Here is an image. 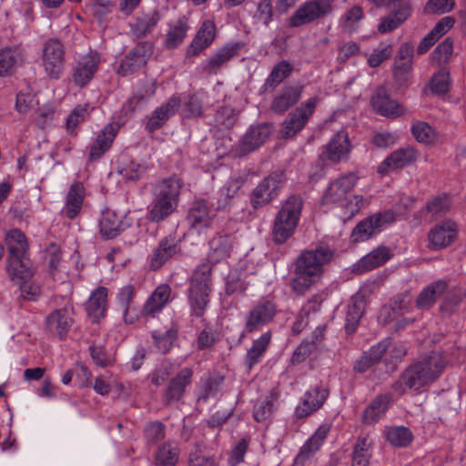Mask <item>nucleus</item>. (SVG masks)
Listing matches in <instances>:
<instances>
[{
	"instance_id": "64",
	"label": "nucleus",
	"mask_w": 466,
	"mask_h": 466,
	"mask_svg": "<svg viewBox=\"0 0 466 466\" xmlns=\"http://www.w3.org/2000/svg\"><path fill=\"white\" fill-rule=\"evenodd\" d=\"M453 51V42L446 38L433 51L432 57L438 63H446L450 60Z\"/></svg>"
},
{
	"instance_id": "1",
	"label": "nucleus",
	"mask_w": 466,
	"mask_h": 466,
	"mask_svg": "<svg viewBox=\"0 0 466 466\" xmlns=\"http://www.w3.org/2000/svg\"><path fill=\"white\" fill-rule=\"evenodd\" d=\"M333 258L332 250L328 247H319L302 252L296 260L292 290L305 294L321 278L323 267Z\"/></svg>"
},
{
	"instance_id": "11",
	"label": "nucleus",
	"mask_w": 466,
	"mask_h": 466,
	"mask_svg": "<svg viewBox=\"0 0 466 466\" xmlns=\"http://www.w3.org/2000/svg\"><path fill=\"white\" fill-rule=\"evenodd\" d=\"M152 52V46L148 42L137 45L122 60L117 73L123 76L135 73L147 64Z\"/></svg>"
},
{
	"instance_id": "25",
	"label": "nucleus",
	"mask_w": 466,
	"mask_h": 466,
	"mask_svg": "<svg viewBox=\"0 0 466 466\" xmlns=\"http://www.w3.org/2000/svg\"><path fill=\"white\" fill-rule=\"evenodd\" d=\"M233 245L232 238L228 235H219L215 237L209 243L210 248L207 257V262L212 268V266L224 261L229 256Z\"/></svg>"
},
{
	"instance_id": "39",
	"label": "nucleus",
	"mask_w": 466,
	"mask_h": 466,
	"mask_svg": "<svg viewBox=\"0 0 466 466\" xmlns=\"http://www.w3.org/2000/svg\"><path fill=\"white\" fill-rule=\"evenodd\" d=\"M413 46L408 43L400 46L395 58L394 72L396 77L406 79V75L410 71L412 65Z\"/></svg>"
},
{
	"instance_id": "24",
	"label": "nucleus",
	"mask_w": 466,
	"mask_h": 466,
	"mask_svg": "<svg viewBox=\"0 0 466 466\" xmlns=\"http://www.w3.org/2000/svg\"><path fill=\"white\" fill-rule=\"evenodd\" d=\"M448 289V283L443 279L431 282L419 293L416 306L420 309H431Z\"/></svg>"
},
{
	"instance_id": "47",
	"label": "nucleus",
	"mask_w": 466,
	"mask_h": 466,
	"mask_svg": "<svg viewBox=\"0 0 466 466\" xmlns=\"http://www.w3.org/2000/svg\"><path fill=\"white\" fill-rule=\"evenodd\" d=\"M188 25L185 20L179 19L169 25L167 32L165 46L167 49H174L178 46L185 39Z\"/></svg>"
},
{
	"instance_id": "33",
	"label": "nucleus",
	"mask_w": 466,
	"mask_h": 466,
	"mask_svg": "<svg viewBox=\"0 0 466 466\" xmlns=\"http://www.w3.org/2000/svg\"><path fill=\"white\" fill-rule=\"evenodd\" d=\"M182 183L178 178H167L159 181L154 188V196L177 205Z\"/></svg>"
},
{
	"instance_id": "12",
	"label": "nucleus",
	"mask_w": 466,
	"mask_h": 466,
	"mask_svg": "<svg viewBox=\"0 0 466 466\" xmlns=\"http://www.w3.org/2000/svg\"><path fill=\"white\" fill-rule=\"evenodd\" d=\"M35 272V268L30 265L28 268H18L15 275L7 274L10 280L18 286L21 296L28 300H35L41 292L40 285L33 279Z\"/></svg>"
},
{
	"instance_id": "14",
	"label": "nucleus",
	"mask_w": 466,
	"mask_h": 466,
	"mask_svg": "<svg viewBox=\"0 0 466 466\" xmlns=\"http://www.w3.org/2000/svg\"><path fill=\"white\" fill-rule=\"evenodd\" d=\"M420 156V153L412 147L407 146L393 151L379 166L380 173H388L390 170L402 168L414 163Z\"/></svg>"
},
{
	"instance_id": "36",
	"label": "nucleus",
	"mask_w": 466,
	"mask_h": 466,
	"mask_svg": "<svg viewBox=\"0 0 466 466\" xmlns=\"http://www.w3.org/2000/svg\"><path fill=\"white\" fill-rule=\"evenodd\" d=\"M272 338V332L268 330L255 339L247 352L246 364L248 369L258 364L267 351Z\"/></svg>"
},
{
	"instance_id": "50",
	"label": "nucleus",
	"mask_w": 466,
	"mask_h": 466,
	"mask_svg": "<svg viewBox=\"0 0 466 466\" xmlns=\"http://www.w3.org/2000/svg\"><path fill=\"white\" fill-rule=\"evenodd\" d=\"M177 205L154 196L153 206L149 213L151 221L159 222L170 216Z\"/></svg>"
},
{
	"instance_id": "63",
	"label": "nucleus",
	"mask_w": 466,
	"mask_h": 466,
	"mask_svg": "<svg viewBox=\"0 0 466 466\" xmlns=\"http://www.w3.org/2000/svg\"><path fill=\"white\" fill-rule=\"evenodd\" d=\"M363 17V11L360 6H353L341 17L343 28L349 32L355 29L356 24Z\"/></svg>"
},
{
	"instance_id": "56",
	"label": "nucleus",
	"mask_w": 466,
	"mask_h": 466,
	"mask_svg": "<svg viewBox=\"0 0 466 466\" xmlns=\"http://www.w3.org/2000/svg\"><path fill=\"white\" fill-rule=\"evenodd\" d=\"M156 92V86L154 82H149L145 89V92H137L132 96L124 105V109L127 112H134L139 107L140 104L147 98L153 96Z\"/></svg>"
},
{
	"instance_id": "43",
	"label": "nucleus",
	"mask_w": 466,
	"mask_h": 466,
	"mask_svg": "<svg viewBox=\"0 0 466 466\" xmlns=\"http://www.w3.org/2000/svg\"><path fill=\"white\" fill-rule=\"evenodd\" d=\"M124 229L120 218L113 211L106 210L99 221V230L106 238H114Z\"/></svg>"
},
{
	"instance_id": "57",
	"label": "nucleus",
	"mask_w": 466,
	"mask_h": 466,
	"mask_svg": "<svg viewBox=\"0 0 466 466\" xmlns=\"http://www.w3.org/2000/svg\"><path fill=\"white\" fill-rule=\"evenodd\" d=\"M376 234L377 231L369 217L357 224L352 231L351 237L354 241H364Z\"/></svg>"
},
{
	"instance_id": "62",
	"label": "nucleus",
	"mask_w": 466,
	"mask_h": 466,
	"mask_svg": "<svg viewBox=\"0 0 466 466\" xmlns=\"http://www.w3.org/2000/svg\"><path fill=\"white\" fill-rule=\"evenodd\" d=\"M189 466H217L213 457L206 456L202 451L200 444L195 446L194 451L189 453Z\"/></svg>"
},
{
	"instance_id": "35",
	"label": "nucleus",
	"mask_w": 466,
	"mask_h": 466,
	"mask_svg": "<svg viewBox=\"0 0 466 466\" xmlns=\"http://www.w3.org/2000/svg\"><path fill=\"white\" fill-rule=\"evenodd\" d=\"M365 306L366 303L362 296L355 295L351 297L346 315L345 329L347 333H353L356 330L363 316Z\"/></svg>"
},
{
	"instance_id": "32",
	"label": "nucleus",
	"mask_w": 466,
	"mask_h": 466,
	"mask_svg": "<svg viewBox=\"0 0 466 466\" xmlns=\"http://www.w3.org/2000/svg\"><path fill=\"white\" fill-rule=\"evenodd\" d=\"M373 108L382 116H398L402 113L401 106L390 99L385 90L379 88L371 99Z\"/></svg>"
},
{
	"instance_id": "31",
	"label": "nucleus",
	"mask_w": 466,
	"mask_h": 466,
	"mask_svg": "<svg viewBox=\"0 0 466 466\" xmlns=\"http://www.w3.org/2000/svg\"><path fill=\"white\" fill-rule=\"evenodd\" d=\"M177 252V244L174 237L169 236L162 238L152 255L150 267L153 269L159 268Z\"/></svg>"
},
{
	"instance_id": "41",
	"label": "nucleus",
	"mask_w": 466,
	"mask_h": 466,
	"mask_svg": "<svg viewBox=\"0 0 466 466\" xmlns=\"http://www.w3.org/2000/svg\"><path fill=\"white\" fill-rule=\"evenodd\" d=\"M238 45H227L221 47L208 60L205 70L216 75L223 65L238 55Z\"/></svg>"
},
{
	"instance_id": "7",
	"label": "nucleus",
	"mask_w": 466,
	"mask_h": 466,
	"mask_svg": "<svg viewBox=\"0 0 466 466\" xmlns=\"http://www.w3.org/2000/svg\"><path fill=\"white\" fill-rule=\"evenodd\" d=\"M319 101L317 96L310 97L290 113L282 123V136L286 138L293 137L301 131L313 115Z\"/></svg>"
},
{
	"instance_id": "51",
	"label": "nucleus",
	"mask_w": 466,
	"mask_h": 466,
	"mask_svg": "<svg viewBox=\"0 0 466 466\" xmlns=\"http://www.w3.org/2000/svg\"><path fill=\"white\" fill-rule=\"evenodd\" d=\"M147 167L145 163L134 159H126L119 168L120 175L127 180H137L147 172Z\"/></svg>"
},
{
	"instance_id": "17",
	"label": "nucleus",
	"mask_w": 466,
	"mask_h": 466,
	"mask_svg": "<svg viewBox=\"0 0 466 466\" xmlns=\"http://www.w3.org/2000/svg\"><path fill=\"white\" fill-rule=\"evenodd\" d=\"M181 101L177 96L170 97L166 103L157 107L148 116L146 129L152 133L161 128L167 121L176 114Z\"/></svg>"
},
{
	"instance_id": "19",
	"label": "nucleus",
	"mask_w": 466,
	"mask_h": 466,
	"mask_svg": "<svg viewBox=\"0 0 466 466\" xmlns=\"http://www.w3.org/2000/svg\"><path fill=\"white\" fill-rule=\"evenodd\" d=\"M329 390L323 386H317L308 390L301 404L296 409L298 418H304L318 410L326 401Z\"/></svg>"
},
{
	"instance_id": "15",
	"label": "nucleus",
	"mask_w": 466,
	"mask_h": 466,
	"mask_svg": "<svg viewBox=\"0 0 466 466\" xmlns=\"http://www.w3.org/2000/svg\"><path fill=\"white\" fill-rule=\"evenodd\" d=\"M100 64L97 53L91 52L82 56L77 62L74 72L73 81L78 86H84L94 77Z\"/></svg>"
},
{
	"instance_id": "20",
	"label": "nucleus",
	"mask_w": 466,
	"mask_h": 466,
	"mask_svg": "<svg viewBox=\"0 0 466 466\" xmlns=\"http://www.w3.org/2000/svg\"><path fill=\"white\" fill-rule=\"evenodd\" d=\"M118 132L116 124L106 125L97 135L89 147L88 159L96 161L99 159L112 146V143Z\"/></svg>"
},
{
	"instance_id": "38",
	"label": "nucleus",
	"mask_w": 466,
	"mask_h": 466,
	"mask_svg": "<svg viewBox=\"0 0 466 466\" xmlns=\"http://www.w3.org/2000/svg\"><path fill=\"white\" fill-rule=\"evenodd\" d=\"M391 258L390 250L386 247H379L364 256L358 262V269L369 271L381 266Z\"/></svg>"
},
{
	"instance_id": "61",
	"label": "nucleus",
	"mask_w": 466,
	"mask_h": 466,
	"mask_svg": "<svg viewBox=\"0 0 466 466\" xmlns=\"http://www.w3.org/2000/svg\"><path fill=\"white\" fill-rule=\"evenodd\" d=\"M392 53V47L389 44H380L368 58V64L370 67L379 66L383 61L388 59Z\"/></svg>"
},
{
	"instance_id": "16",
	"label": "nucleus",
	"mask_w": 466,
	"mask_h": 466,
	"mask_svg": "<svg viewBox=\"0 0 466 466\" xmlns=\"http://www.w3.org/2000/svg\"><path fill=\"white\" fill-rule=\"evenodd\" d=\"M329 431V424H321L300 448L294 459V465H304L319 450Z\"/></svg>"
},
{
	"instance_id": "30",
	"label": "nucleus",
	"mask_w": 466,
	"mask_h": 466,
	"mask_svg": "<svg viewBox=\"0 0 466 466\" xmlns=\"http://www.w3.org/2000/svg\"><path fill=\"white\" fill-rule=\"evenodd\" d=\"M214 216V211L208 207L206 201L197 200L189 210L187 220L191 227L201 229L211 224Z\"/></svg>"
},
{
	"instance_id": "52",
	"label": "nucleus",
	"mask_w": 466,
	"mask_h": 466,
	"mask_svg": "<svg viewBox=\"0 0 466 466\" xmlns=\"http://www.w3.org/2000/svg\"><path fill=\"white\" fill-rule=\"evenodd\" d=\"M414 138L421 144H432L437 140L436 131L426 122H416L411 127Z\"/></svg>"
},
{
	"instance_id": "55",
	"label": "nucleus",
	"mask_w": 466,
	"mask_h": 466,
	"mask_svg": "<svg viewBox=\"0 0 466 466\" xmlns=\"http://www.w3.org/2000/svg\"><path fill=\"white\" fill-rule=\"evenodd\" d=\"M345 200L342 206L344 218H351L370 203L369 199L364 198L361 195H354Z\"/></svg>"
},
{
	"instance_id": "22",
	"label": "nucleus",
	"mask_w": 466,
	"mask_h": 466,
	"mask_svg": "<svg viewBox=\"0 0 466 466\" xmlns=\"http://www.w3.org/2000/svg\"><path fill=\"white\" fill-rule=\"evenodd\" d=\"M216 36V25L211 20H205L196 36L187 47V56H194L198 55L202 50L208 47Z\"/></svg>"
},
{
	"instance_id": "13",
	"label": "nucleus",
	"mask_w": 466,
	"mask_h": 466,
	"mask_svg": "<svg viewBox=\"0 0 466 466\" xmlns=\"http://www.w3.org/2000/svg\"><path fill=\"white\" fill-rule=\"evenodd\" d=\"M74 309L71 306L53 310L46 318V327L50 333L66 337L74 324Z\"/></svg>"
},
{
	"instance_id": "49",
	"label": "nucleus",
	"mask_w": 466,
	"mask_h": 466,
	"mask_svg": "<svg viewBox=\"0 0 466 466\" xmlns=\"http://www.w3.org/2000/svg\"><path fill=\"white\" fill-rule=\"evenodd\" d=\"M178 459V449L173 442L161 445L156 455L157 466H175Z\"/></svg>"
},
{
	"instance_id": "48",
	"label": "nucleus",
	"mask_w": 466,
	"mask_h": 466,
	"mask_svg": "<svg viewBox=\"0 0 466 466\" xmlns=\"http://www.w3.org/2000/svg\"><path fill=\"white\" fill-rule=\"evenodd\" d=\"M298 224L276 216L273 225V240L278 244L286 242L295 232Z\"/></svg>"
},
{
	"instance_id": "27",
	"label": "nucleus",
	"mask_w": 466,
	"mask_h": 466,
	"mask_svg": "<svg viewBox=\"0 0 466 466\" xmlns=\"http://www.w3.org/2000/svg\"><path fill=\"white\" fill-rule=\"evenodd\" d=\"M390 406L389 395L377 396L364 410L361 420L364 424L371 425L377 423L383 418Z\"/></svg>"
},
{
	"instance_id": "9",
	"label": "nucleus",
	"mask_w": 466,
	"mask_h": 466,
	"mask_svg": "<svg viewBox=\"0 0 466 466\" xmlns=\"http://www.w3.org/2000/svg\"><path fill=\"white\" fill-rule=\"evenodd\" d=\"M332 12L329 0H310L299 6L289 19L294 27L311 23Z\"/></svg>"
},
{
	"instance_id": "26",
	"label": "nucleus",
	"mask_w": 466,
	"mask_h": 466,
	"mask_svg": "<svg viewBox=\"0 0 466 466\" xmlns=\"http://www.w3.org/2000/svg\"><path fill=\"white\" fill-rule=\"evenodd\" d=\"M270 134L271 128L267 124H261L251 127L241 140V152L246 154L257 149L265 143Z\"/></svg>"
},
{
	"instance_id": "46",
	"label": "nucleus",
	"mask_w": 466,
	"mask_h": 466,
	"mask_svg": "<svg viewBox=\"0 0 466 466\" xmlns=\"http://www.w3.org/2000/svg\"><path fill=\"white\" fill-rule=\"evenodd\" d=\"M303 207V200L299 195L290 196L281 206L276 216L287 218L295 224H299Z\"/></svg>"
},
{
	"instance_id": "42",
	"label": "nucleus",
	"mask_w": 466,
	"mask_h": 466,
	"mask_svg": "<svg viewBox=\"0 0 466 466\" xmlns=\"http://www.w3.org/2000/svg\"><path fill=\"white\" fill-rule=\"evenodd\" d=\"M371 446L368 436L360 435L353 446L351 466H369L372 455Z\"/></svg>"
},
{
	"instance_id": "45",
	"label": "nucleus",
	"mask_w": 466,
	"mask_h": 466,
	"mask_svg": "<svg viewBox=\"0 0 466 466\" xmlns=\"http://www.w3.org/2000/svg\"><path fill=\"white\" fill-rule=\"evenodd\" d=\"M159 19L157 11L139 15L131 25V32L136 37H145L152 32Z\"/></svg>"
},
{
	"instance_id": "53",
	"label": "nucleus",
	"mask_w": 466,
	"mask_h": 466,
	"mask_svg": "<svg viewBox=\"0 0 466 466\" xmlns=\"http://www.w3.org/2000/svg\"><path fill=\"white\" fill-rule=\"evenodd\" d=\"M292 71L291 66L287 61L278 63L266 80V86L274 88L280 84Z\"/></svg>"
},
{
	"instance_id": "34",
	"label": "nucleus",
	"mask_w": 466,
	"mask_h": 466,
	"mask_svg": "<svg viewBox=\"0 0 466 466\" xmlns=\"http://www.w3.org/2000/svg\"><path fill=\"white\" fill-rule=\"evenodd\" d=\"M107 302V289L99 287L94 290L86 305V311L93 321H98L105 316Z\"/></svg>"
},
{
	"instance_id": "21",
	"label": "nucleus",
	"mask_w": 466,
	"mask_h": 466,
	"mask_svg": "<svg viewBox=\"0 0 466 466\" xmlns=\"http://www.w3.org/2000/svg\"><path fill=\"white\" fill-rule=\"evenodd\" d=\"M350 150L349 136L344 130L338 132L324 147L322 155L331 162H339L347 158Z\"/></svg>"
},
{
	"instance_id": "37",
	"label": "nucleus",
	"mask_w": 466,
	"mask_h": 466,
	"mask_svg": "<svg viewBox=\"0 0 466 466\" xmlns=\"http://www.w3.org/2000/svg\"><path fill=\"white\" fill-rule=\"evenodd\" d=\"M193 371L183 369L169 383L165 398L167 401L178 400L184 394L185 388L190 383Z\"/></svg>"
},
{
	"instance_id": "2",
	"label": "nucleus",
	"mask_w": 466,
	"mask_h": 466,
	"mask_svg": "<svg viewBox=\"0 0 466 466\" xmlns=\"http://www.w3.org/2000/svg\"><path fill=\"white\" fill-rule=\"evenodd\" d=\"M444 370L443 361L437 353L424 357L411 364L393 385L395 392L402 395L409 390H417L435 381Z\"/></svg>"
},
{
	"instance_id": "40",
	"label": "nucleus",
	"mask_w": 466,
	"mask_h": 466,
	"mask_svg": "<svg viewBox=\"0 0 466 466\" xmlns=\"http://www.w3.org/2000/svg\"><path fill=\"white\" fill-rule=\"evenodd\" d=\"M383 435L389 443L396 448H404L410 444L413 435L410 429L404 426H388L383 430Z\"/></svg>"
},
{
	"instance_id": "4",
	"label": "nucleus",
	"mask_w": 466,
	"mask_h": 466,
	"mask_svg": "<svg viewBox=\"0 0 466 466\" xmlns=\"http://www.w3.org/2000/svg\"><path fill=\"white\" fill-rule=\"evenodd\" d=\"M5 245L8 251L6 258V273L15 274L20 268L33 265L28 255L29 245L25 235L18 229H13L5 237Z\"/></svg>"
},
{
	"instance_id": "29",
	"label": "nucleus",
	"mask_w": 466,
	"mask_h": 466,
	"mask_svg": "<svg viewBox=\"0 0 466 466\" xmlns=\"http://www.w3.org/2000/svg\"><path fill=\"white\" fill-rule=\"evenodd\" d=\"M84 198V186L79 182L72 184L66 194V203L62 212H64L68 218L74 219L82 208Z\"/></svg>"
},
{
	"instance_id": "44",
	"label": "nucleus",
	"mask_w": 466,
	"mask_h": 466,
	"mask_svg": "<svg viewBox=\"0 0 466 466\" xmlns=\"http://www.w3.org/2000/svg\"><path fill=\"white\" fill-rule=\"evenodd\" d=\"M23 59L24 54L20 46L2 49V76L13 75L21 66Z\"/></svg>"
},
{
	"instance_id": "8",
	"label": "nucleus",
	"mask_w": 466,
	"mask_h": 466,
	"mask_svg": "<svg viewBox=\"0 0 466 466\" xmlns=\"http://www.w3.org/2000/svg\"><path fill=\"white\" fill-rule=\"evenodd\" d=\"M284 182L282 173H273L264 178L252 191L250 204L253 208L258 209L268 205L275 198Z\"/></svg>"
},
{
	"instance_id": "6",
	"label": "nucleus",
	"mask_w": 466,
	"mask_h": 466,
	"mask_svg": "<svg viewBox=\"0 0 466 466\" xmlns=\"http://www.w3.org/2000/svg\"><path fill=\"white\" fill-rule=\"evenodd\" d=\"M459 235V227L452 219H443L433 225L427 233V248L439 251L452 245Z\"/></svg>"
},
{
	"instance_id": "58",
	"label": "nucleus",
	"mask_w": 466,
	"mask_h": 466,
	"mask_svg": "<svg viewBox=\"0 0 466 466\" xmlns=\"http://www.w3.org/2000/svg\"><path fill=\"white\" fill-rule=\"evenodd\" d=\"M450 73L446 69H441L432 76L430 88L432 93L445 94L450 88Z\"/></svg>"
},
{
	"instance_id": "5",
	"label": "nucleus",
	"mask_w": 466,
	"mask_h": 466,
	"mask_svg": "<svg viewBox=\"0 0 466 466\" xmlns=\"http://www.w3.org/2000/svg\"><path fill=\"white\" fill-rule=\"evenodd\" d=\"M41 66L51 79H59L65 69V50L60 41L47 40L43 46Z\"/></svg>"
},
{
	"instance_id": "23",
	"label": "nucleus",
	"mask_w": 466,
	"mask_h": 466,
	"mask_svg": "<svg viewBox=\"0 0 466 466\" xmlns=\"http://www.w3.org/2000/svg\"><path fill=\"white\" fill-rule=\"evenodd\" d=\"M302 91L300 85L285 86L273 98L271 109L281 114L288 111L300 99Z\"/></svg>"
},
{
	"instance_id": "60",
	"label": "nucleus",
	"mask_w": 466,
	"mask_h": 466,
	"mask_svg": "<svg viewBox=\"0 0 466 466\" xmlns=\"http://www.w3.org/2000/svg\"><path fill=\"white\" fill-rule=\"evenodd\" d=\"M215 123L224 128H231L237 120V114L232 107L223 106L215 115Z\"/></svg>"
},
{
	"instance_id": "54",
	"label": "nucleus",
	"mask_w": 466,
	"mask_h": 466,
	"mask_svg": "<svg viewBox=\"0 0 466 466\" xmlns=\"http://www.w3.org/2000/svg\"><path fill=\"white\" fill-rule=\"evenodd\" d=\"M451 200L446 195L433 198L426 206L427 212L433 218H439L450 211Z\"/></svg>"
},
{
	"instance_id": "18",
	"label": "nucleus",
	"mask_w": 466,
	"mask_h": 466,
	"mask_svg": "<svg viewBox=\"0 0 466 466\" xmlns=\"http://www.w3.org/2000/svg\"><path fill=\"white\" fill-rule=\"evenodd\" d=\"M358 177L354 173L341 176L326 190L323 199L326 203H339L345 200L347 194L355 187Z\"/></svg>"
},
{
	"instance_id": "28",
	"label": "nucleus",
	"mask_w": 466,
	"mask_h": 466,
	"mask_svg": "<svg viewBox=\"0 0 466 466\" xmlns=\"http://www.w3.org/2000/svg\"><path fill=\"white\" fill-rule=\"evenodd\" d=\"M171 297V288L167 284H161L156 288L143 307V312L147 316H154L162 310Z\"/></svg>"
},
{
	"instance_id": "3",
	"label": "nucleus",
	"mask_w": 466,
	"mask_h": 466,
	"mask_svg": "<svg viewBox=\"0 0 466 466\" xmlns=\"http://www.w3.org/2000/svg\"><path fill=\"white\" fill-rule=\"evenodd\" d=\"M211 268L208 264H200L194 271L188 288L187 299L191 314L201 317L209 302L211 292Z\"/></svg>"
},
{
	"instance_id": "10",
	"label": "nucleus",
	"mask_w": 466,
	"mask_h": 466,
	"mask_svg": "<svg viewBox=\"0 0 466 466\" xmlns=\"http://www.w3.org/2000/svg\"><path fill=\"white\" fill-rule=\"evenodd\" d=\"M277 309L274 303L263 300L254 305L247 313L244 326L245 333L260 330L273 321Z\"/></svg>"
},
{
	"instance_id": "59",
	"label": "nucleus",
	"mask_w": 466,
	"mask_h": 466,
	"mask_svg": "<svg viewBox=\"0 0 466 466\" xmlns=\"http://www.w3.org/2000/svg\"><path fill=\"white\" fill-rule=\"evenodd\" d=\"M454 0H428L424 6V13L428 15H442L453 10Z\"/></svg>"
}]
</instances>
